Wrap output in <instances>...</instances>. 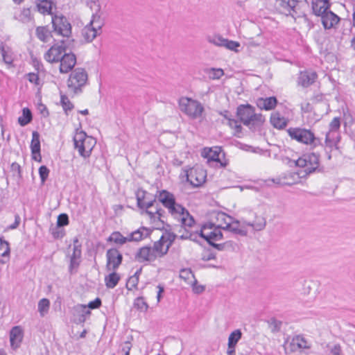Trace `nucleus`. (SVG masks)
<instances>
[{
    "label": "nucleus",
    "mask_w": 355,
    "mask_h": 355,
    "mask_svg": "<svg viewBox=\"0 0 355 355\" xmlns=\"http://www.w3.org/2000/svg\"><path fill=\"white\" fill-rule=\"evenodd\" d=\"M236 115L239 121L254 132L261 127L265 122V117L261 114H256L255 108L250 104L240 105L236 109Z\"/></svg>",
    "instance_id": "obj_1"
},
{
    "label": "nucleus",
    "mask_w": 355,
    "mask_h": 355,
    "mask_svg": "<svg viewBox=\"0 0 355 355\" xmlns=\"http://www.w3.org/2000/svg\"><path fill=\"white\" fill-rule=\"evenodd\" d=\"M286 132L291 139L298 143L310 145L313 148L318 146H322V139L315 137L314 132L305 128H289Z\"/></svg>",
    "instance_id": "obj_2"
},
{
    "label": "nucleus",
    "mask_w": 355,
    "mask_h": 355,
    "mask_svg": "<svg viewBox=\"0 0 355 355\" xmlns=\"http://www.w3.org/2000/svg\"><path fill=\"white\" fill-rule=\"evenodd\" d=\"M76 48L75 40H62L53 45L44 54V59L50 62H59L64 52L73 51Z\"/></svg>",
    "instance_id": "obj_3"
},
{
    "label": "nucleus",
    "mask_w": 355,
    "mask_h": 355,
    "mask_svg": "<svg viewBox=\"0 0 355 355\" xmlns=\"http://www.w3.org/2000/svg\"><path fill=\"white\" fill-rule=\"evenodd\" d=\"M88 75L84 68L78 67L73 69L67 80V87L73 95L80 94L83 88L87 85Z\"/></svg>",
    "instance_id": "obj_4"
},
{
    "label": "nucleus",
    "mask_w": 355,
    "mask_h": 355,
    "mask_svg": "<svg viewBox=\"0 0 355 355\" xmlns=\"http://www.w3.org/2000/svg\"><path fill=\"white\" fill-rule=\"evenodd\" d=\"M290 166L306 168L304 170L305 175L303 177L310 175L317 171L320 164V155L311 153L305 154L297 160H289Z\"/></svg>",
    "instance_id": "obj_5"
},
{
    "label": "nucleus",
    "mask_w": 355,
    "mask_h": 355,
    "mask_svg": "<svg viewBox=\"0 0 355 355\" xmlns=\"http://www.w3.org/2000/svg\"><path fill=\"white\" fill-rule=\"evenodd\" d=\"M180 110L192 119H196L202 116L204 107L197 100L188 97H182L179 100Z\"/></svg>",
    "instance_id": "obj_6"
},
{
    "label": "nucleus",
    "mask_w": 355,
    "mask_h": 355,
    "mask_svg": "<svg viewBox=\"0 0 355 355\" xmlns=\"http://www.w3.org/2000/svg\"><path fill=\"white\" fill-rule=\"evenodd\" d=\"M222 224L216 225L209 222L202 225L201 229L198 231V237L204 239L209 245L214 241L223 239Z\"/></svg>",
    "instance_id": "obj_7"
},
{
    "label": "nucleus",
    "mask_w": 355,
    "mask_h": 355,
    "mask_svg": "<svg viewBox=\"0 0 355 355\" xmlns=\"http://www.w3.org/2000/svg\"><path fill=\"white\" fill-rule=\"evenodd\" d=\"M157 193L158 194L155 196V198L156 199V198H157L159 202L168 209V212L173 216L177 215L178 213L182 214L184 207L176 202L175 196L172 193L166 190H162L157 191Z\"/></svg>",
    "instance_id": "obj_8"
},
{
    "label": "nucleus",
    "mask_w": 355,
    "mask_h": 355,
    "mask_svg": "<svg viewBox=\"0 0 355 355\" xmlns=\"http://www.w3.org/2000/svg\"><path fill=\"white\" fill-rule=\"evenodd\" d=\"M51 23L54 33L69 39L71 34V25L65 16L62 15H52Z\"/></svg>",
    "instance_id": "obj_9"
},
{
    "label": "nucleus",
    "mask_w": 355,
    "mask_h": 355,
    "mask_svg": "<svg viewBox=\"0 0 355 355\" xmlns=\"http://www.w3.org/2000/svg\"><path fill=\"white\" fill-rule=\"evenodd\" d=\"M93 141V138L88 137L84 131L77 132L73 137L75 148L78 149L79 155L87 158L91 155L92 146H86V143Z\"/></svg>",
    "instance_id": "obj_10"
},
{
    "label": "nucleus",
    "mask_w": 355,
    "mask_h": 355,
    "mask_svg": "<svg viewBox=\"0 0 355 355\" xmlns=\"http://www.w3.org/2000/svg\"><path fill=\"white\" fill-rule=\"evenodd\" d=\"M147 192L144 190H138L136 193L137 205V207L144 210V213L149 216L151 220H155L157 218L155 211H153L149 210L150 208L153 207L156 204V200H150L148 202H144V199L146 198Z\"/></svg>",
    "instance_id": "obj_11"
},
{
    "label": "nucleus",
    "mask_w": 355,
    "mask_h": 355,
    "mask_svg": "<svg viewBox=\"0 0 355 355\" xmlns=\"http://www.w3.org/2000/svg\"><path fill=\"white\" fill-rule=\"evenodd\" d=\"M106 268L107 270L115 271L123 261V254L116 248H110L106 252Z\"/></svg>",
    "instance_id": "obj_12"
},
{
    "label": "nucleus",
    "mask_w": 355,
    "mask_h": 355,
    "mask_svg": "<svg viewBox=\"0 0 355 355\" xmlns=\"http://www.w3.org/2000/svg\"><path fill=\"white\" fill-rule=\"evenodd\" d=\"M206 180V173L202 168H193L187 173V181L193 187H200Z\"/></svg>",
    "instance_id": "obj_13"
},
{
    "label": "nucleus",
    "mask_w": 355,
    "mask_h": 355,
    "mask_svg": "<svg viewBox=\"0 0 355 355\" xmlns=\"http://www.w3.org/2000/svg\"><path fill=\"white\" fill-rule=\"evenodd\" d=\"M59 62H60V72L61 73H67L72 71L74 66L76 65V56L72 52V51H68L64 52Z\"/></svg>",
    "instance_id": "obj_14"
},
{
    "label": "nucleus",
    "mask_w": 355,
    "mask_h": 355,
    "mask_svg": "<svg viewBox=\"0 0 355 355\" xmlns=\"http://www.w3.org/2000/svg\"><path fill=\"white\" fill-rule=\"evenodd\" d=\"M157 255L153 252L150 246H143L139 248L135 254V259L139 262H152L156 260Z\"/></svg>",
    "instance_id": "obj_15"
},
{
    "label": "nucleus",
    "mask_w": 355,
    "mask_h": 355,
    "mask_svg": "<svg viewBox=\"0 0 355 355\" xmlns=\"http://www.w3.org/2000/svg\"><path fill=\"white\" fill-rule=\"evenodd\" d=\"M320 17L322 24L325 29L333 28L340 21V17L329 9Z\"/></svg>",
    "instance_id": "obj_16"
},
{
    "label": "nucleus",
    "mask_w": 355,
    "mask_h": 355,
    "mask_svg": "<svg viewBox=\"0 0 355 355\" xmlns=\"http://www.w3.org/2000/svg\"><path fill=\"white\" fill-rule=\"evenodd\" d=\"M223 230L229 231L234 234L245 236L248 234V231L241 227V223L239 220H234L233 218L230 220V222L227 223V225L223 226Z\"/></svg>",
    "instance_id": "obj_17"
},
{
    "label": "nucleus",
    "mask_w": 355,
    "mask_h": 355,
    "mask_svg": "<svg viewBox=\"0 0 355 355\" xmlns=\"http://www.w3.org/2000/svg\"><path fill=\"white\" fill-rule=\"evenodd\" d=\"M23 339V331L19 326L12 327L10 333V345L13 349H17L20 346Z\"/></svg>",
    "instance_id": "obj_18"
},
{
    "label": "nucleus",
    "mask_w": 355,
    "mask_h": 355,
    "mask_svg": "<svg viewBox=\"0 0 355 355\" xmlns=\"http://www.w3.org/2000/svg\"><path fill=\"white\" fill-rule=\"evenodd\" d=\"M256 104L261 110H271L276 107L277 104V99L275 96L258 98Z\"/></svg>",
    "instance_id": "obj_19"
},
{
    "label": "nucleus",
    "mask_w": 355,
    "mask_h": 355,
    "mask_svg": "<svg viewBox=\"0 0 355 355\" xmlns=\"http://www.w3.org/2000/svg\"><path fill=\"white\" fill-rule=\"evenodd\" d=\"M317 77L315 72L304 71L300 73L297 82L303 87H308L315 82Z\"/></svg>",
    "instance_id": "obj_20"
},
{
    "label": "nucleus",
    "mask_w": 355,
    "mask_h": 355,
    "mask_svg": "<svg viewBox=\"0 0 355 355\" xmlns=\"http://www.w3.org/2000/svg\"><path fill=\"white\" fill-rule=\"evenodd\" d=\"M329 8V0H315L312 1L313 12L317 16L322 15Z\"/></svg>",
    "instance_id": "obj_21"
},
{
    "label": "nucleus",
    "mask_w": 355,
    "mask_h": 355,
    "mask_svg": "<svg viewBox=\"0 0 355 355\" xmlns=\"http://www.w3.org/2000/svg\"><path fill=\"white\" fill-rule=\"evenodd\" d=\"M150 234L151 230L150 229L141 227L128 236V241H140L148 237Z\"/></svg>",
    "instance_id": "obj_22"
},
{
    "label": "nucleus",
    "mask_w": 355,
    "mask_h": 355,
    "mask_svg": "<svg viewBox=\"0 0 355 355\" xmlns=\"http://www.w3.org/2000/svg\"><path fill=\"white\" fill-rule=\"evenodd\" d=\"M340 127V119L335 117L329 123V130L326 133L325 144L327 146L331 147L334 143V139L331 138V134L339 130Z\"/></svg>",
    "instance_id": "obj_23"
},
{
    "label": "nucleus",
    "mask_w": 355,
    "mask_h": 355,
    "mask_svg": "<svg viewBox=\"0 0 355 355\" xmlns=\"http://www.w3.org/2000/svg\"><path fill=\"white\" fill-rule=\"evenodd\" d=\"M10 248L9 243L3 236H0V263L4 264L9 261Z\"/></svg>",
    "instance_id": "obj_24"
},
{
    "label": "nucleus",
    "mask_w": 355,
    "mask_h": 355,
    "mask_svg": "<svg viewBox=\"0 0 355 355\" xmlns=\"http://www.w3.org/2000/svg\"><path fill=\"white\" fill-rule=\"evenodd\" d=\"M173 217L175 218H177L178 220L181 221V223L184 226V228H186L187 227H191L195 223L193 217L189 213V211L185 208L184 210L182 211V214L178 213Z\"/></svg>",
    "instance_id": "obj_25"
},
{
    "label": "nucleus",
    "mask_w": 355,
    "mask_h": 355,
    "mask_svg": "<svg viewBox=\"0 0 355 355\" xmlns=\"http://www.w3.org/2000/svg\"><path fill=\"white\" fill-rule=\"evenodd\" d=\"M54 3L52 0H37L36 2L37 10L44 15H52L51 10Z\"/></svg>",
    "instance_id": "obj_26"
},
{
    "label": "nucleus",
    "mask_w": 355,
    "mask_h": 355,
    "mask_svg": "<svg viewBox=\"0 0 355 355\" xmlns=\"http://www.w3.org/2000/svg\"><path fill=\"white\" fill-rule=\"evenodd\" d=\"M253 215L254 216V220L249 222L244 221V223L248 226L252 227L256 231L263 230L266 225V218L261 216H257L256 213H253Z\"/></svg>",
    "instance_id": "obj_27"
},
{
    "label": "nucleus",
    "mask_w": 355,
    "mask_h": 355,
    "mask_svg": "<svg viewBox=\"0 0 355 355\" xmlns=\"http://www.w3.org/2000/svg\"><path fill=\"white\" fill-rule=\"evenodd\" d=\"M270 123L274 128L282 130L287 125L288 121L284 117H282L279 112H275L270 116Z\"/></svg>",
    "instance_id": "obj_28"
},
{
    "label": "nucleus",
    "mask_w": 355,
    "mask_h": 355,
    "mask_svg": "<svg viewBox=\"0 0 355 355\" xmlns=\"http://www.w3.org/2000/svg\"><path fill=\"white\" fill-rule=\"evenodd\" d=\"M291 345L293 346L292 350L297 349H309L311 347L308 345L306 339L300 335L295 336L293 338Z\"/></svg>",
    "instance_id": "obj_29"
},
{
    "label": "nucleus",
    "mask_w": 355,
    "mask_h": 355,
    "mask_svg": "<svg viewBox=\"0 0 355 355\" xmlns=\"http://www.w3.org/2000/svg\"><path fill=\"white\" fill-rule=\"evenodd\" d=\"M164 242L163 241V239H161L154 243L152 250H153L154 253L157 254V257H162L168 253L170 247L166 245V248H164Z\"/></svg>",
    "instance_id": "obj_30"
},
{
    "label": "nucleus",
    "mask_w": 355,
    "mask_h": 355,
    "mask_svg": "<svg viewBox=\"0 0 355 355\" xmlns=\"http://www.w3.org/2000/svg\"><path fill=\"white\" fill-rule=\"evenodd\" d=\"M40 135L37 131L32 132V139L31 142V154H37L41 152Z\"/></svg>",
    "instance_id": "obj_31"
},
{
    "label": "nucleus",
    "mask_w": 355,
    "mask_h": 355,
    "mask_svg": "<svg viewBox=\"0 0 355 355\" xmlns=\"http://www.w3.org/2000/svg\"><path fill=\"white\" fill-rule=\"evenodd\" d=\"M215 150L212 149H209L208 153H207L205 155L206 158H207L208 161H213L220 162V166L223 167H225L227 164V162L225 161L224 162H220V148H218Z\"/></svg>",
    "instance_id": "obj_32"
},
{
    "label": "nucleus",
    "mask_w": 355,
    "mask_h": 355,
    "mask_svg": "<svg viewBox=\"0 0 355 355\" xmlns=\"http://www.w3.org/2000/svg\"><path fill=\"white\" fill-rule=\"evenodd\" d=\"M83 37L87 42H92L98 34V32L88 24L81 31Z\"/></svg>",
    "instance_id": "obj_33"
},
{
    "label": "nucleus",
    "mask_w": 355,
    "mask_h": 355,
    "mask_svg": "<svg viewBox=\"0 0 355 355\" xmlns=\"http://www.w3.org/2000/svg\"><path fill=\"white\" fill-rule=\"evenodd\" d=\"M121 277L118 273L113 271L105 277V286L108 288H114L119 283Z\"/></svg>",
    "instance_id": "obj_34"
},
{
    "label": "nucleus",
    "mask_w": 355,
    "mask_h": 355,
    "mask_svg": "<svg viewBox=\"0 0 355 355\" xmlns=\"http://www.w3.org/2000/svg\"><path fill=\"white\" fill-rule=\"evenodd\" d=\"M279 5L281 8H282L285 12H288L286 13V15H291L293 17V14L292 12H295V3L292 2V0H278Z\"/></svg>",
    "instance_id": "obj_35"
},
{
    "label": "nucleus",
    "mask_w": 355,
    "mask_h": 355,
    "mask_svg": "<svg viewBox=\"0 0 355 355\" xmlns=\"http://www.w3.org/2000/svg\"><path fill=\"white\" fill-rule=\"evenodd\" d=\"M33 120V115L31 110L24 107L22 110V115L18 118V123L21 126H25L30 123Z\"/></svg>",
    "instance_id": "obj_36"
},
{
    "label": "nucleus",
    "mask_w": 355,
    "mask_h": 355,
    "mask_svg": "<svg viewBox=\"0 0 355 355\" xmlns=\"http://www.w3.org/2000/svg\"><path fill=\"white\" fill-rule=\"evenodd\" d=\"M242 333L241 330L236 329L232 331L228 338V347L235 348L237 343L241 339Z\"/></svg>",
    "instance_id": "obj_37"
},
{
    "label": "nucleus",
    "mask_w": 355,
    "mask_h": 355,
    "mask_svg": "<svg viewBox=\"0 0 355 355\" xmlns=\"http://www.w3.org/2000/svg\"><path fill=\"white\" fill-rule=\"evenodd\" d=\"M107 241L123 245L128 241V237L123 236L119 232H114L107 239Z\"/></svg>",
    "instance_id": "obj_38"
},
{
    "label": "nucleus",
    "mask_w": 355,
    "mask_h": 355,
    "mask_svg": "<svg viewBox=\"0 0 355 355\" xmlns=\"http://www.w3.org/2000/svg\"><path fill=\"white\" fill-rule=\"evenodd\" d=\"M35 33L37 38L44 42L48 41V38L51 34L46 26H38L36 28Z\"/></svg>",
    "instance_id": "obj_39"
},
{
    "label": "nucleus",
    "mask_w": 355,
    "mask_h": 355,
    "mask_svg": "<svg viewBox=\"0 0 355 355\" xmlns=\"http://www.w3.org/2000/svg\"><path fill=\"white\" fill-rule=\"evenodd\" d=\"M50 301L46 298H42L38 302V311L41 316H44L49 311Z\"/></svg>",
    "instance_id": "obj_40"
},
{
    "label": "nucleus",
    "mask_w": 355,
    "mask_h": 355,
    "mask_svg": "<svg viewBox=\"0 0 355 355\" xmlns=\"http://www.w3.org/2000/svg\"><path fill=\"white\" fill-rule=\"evenodd\" d=\"M177 235L175 233L171 232L170 230H166L160 239H163L164 243H167L166 245H168V247H171Z\"/></svg>",
    "instance_id": "obj_41"
},
{
    "label": "nucleus",
    "mask_w": 355,
    "mask_h": 355,
    "mask_svg": "<svg viewBox=\"0 0 355 355\" xmlns=\"http://www.w3.org/2000/svg\"><path fill=\"white\" fill-rule=\"evenodd\" d=\"M8 49V47L7 48V49H6L4 45L3 44V43H1V44L0 45V53L3 58V60L5 63L8 64H11L13 62V59Z\"/></svg>",
    "instance_id": "obj_42"
},
{
    "label": "nucleus",
    "mask_w": 355,
    "mask_h": 355,
    "mask_svg": "<svg viewBox=\"0 0 355 355\" xmlns=\"http://www.w3.org/2000/svg\"><path fill=\"white\" fill-rule=\"evenodd\" d=\"M88 25L91 27H93L98 32L101 31L103 25V22L99 15L97 14H94L92 15V19Z\"/></svg>",
    "instance_id": "obj_43"
},
{
    "label": "nucleus",
    "mask_w": 355,
    "mask_h": 355,
    "mask_svg": "<svg viewBox=\"0 0 355 355\" xmlns=\"http://www.w3.org/2000/svg\"><path fill=\"white\" fill-rule=\"evenodd\" d=\"M60 103H61L62 108H63L64 112L66 113V114H68V111L72 110L74 107L73 103L69 101L68 97L65 95H61Z\"/></svg>",
    "instance_id": "obj_44"
},
{
    "label": "nucleus",
    "mask_w": 355,
    "mask_h": 355,
    "mask_svg": "<svg viewBox=\"0 0 355 355\" xmlns=\"http://www.w3.org/2000/svg\"><path fill=\"white\" fill-rule=\"evenodd\" d=\"M198 238V231L191 232L184 228V232L180 236V239L182 240L189 239L193 241H197Z\"/></svg>",
    "instance_id": "obj_45"
},
{
    "label": "nucleus",
    "mask_w": 355,
    "mask_h": 355,
    "mask_svg": "<svg viewBox=\"0 0 355 355\" xmlns=\"http://www.w3.org/2000/svg\"><path fill=\"white\" fill-rule=\"evenodd\" d=\"M134 306L141 311H146L148 309V305L143 297H138L135 300Z\"/></svg>",
    "instance_id": "obj_46"
},
{
    "label": "nucleus",
    "mask_w": 355,
    "mask_h": 355,
    "mask_svg": "<svg viewBox=\"0 0 355 355\" xmlns=\"http://www.w3.org/2000/svg\"><path fill=\"white\" fill-rule=\"evenodd\" d=\"M19 19L23 23H27L32 20L33 17L31 16V8H24L21 11L20 15H19Z\"/></svg>",
    "instance_id": "obj_47"
},
{
    "label": "nucleus",
    "mask_w": 355,
    "mask_h": 355,
    "mask_svg": "<svg viewBox=\"0 0 355 355\" xmlns=\"http://www.w3.org/2000/svg\"><path fill=\"white\" fill-rule=\"evenodd\" d=\"M207 41L218 46H224L225 40L220 35L208 36L207 38Z\"/></svg>",
    "instance_id": "obj_48"
},
{
    "label": "nucleus",
    "mask_w": 355,
    "mask_h": 355,
    "mask_svg": "<svg viewBox=\"0 0 355 355\" xmlns=\"http://www.w3.org/2000/svg\"><path fill=\"white\" fill-rule=\"evenodd\" d=\"M50 232L54 239H61L65 234L64 230L62 229V227H60L58 225H56L55 226L52 225L50 227Z\"/></svg>",
    "instance_id": "obj_49"
},
{
    "label": "nucleus",
    "mask_w": 355,
    "mask_h": 355,
    "mask_svg": "<svg viewBox=\"0 0 355 355\" xmlns=\"http://www.w3.org/2000/svg\"><path fill=\"white\" fill-rule=\"evenodd\" d=\"M268 323L272 333H276L280 331L282 324L281 321L277 320L275 318H272L268 321Z\"/></svg>",
    "instance_id": "obj_50"
},
{
    "label": "nucleus",
    "mask_w": 355,
    "mask_h": 355,
    "mask_svg": "<svg viewBox=\"0 0 355 355\" xmlns=\"http://www.w3.org/2000/svg\"><path fill=\"white\" fill-rule=\"evenodd\" d=\"M208 73L210 79L217 80L224 75V71L220 68H211L208 70Z\"/></svg>",
    "instance_id": "obj_51"
},
{
    "label": "nucleus",
    "mask_w": 355,
    "mask_h": 355,
    "mask_svg": "<svg viewBox=\"0 0 355 355\" xmlns=\"http://www.w3.org/2000/svg\"><path fill=\"white\" fill-rule=\"evenodd\" d=\"M49 173V169L44 165H42L39 168V175L42 184H44L45 182L48 179Z\"/></svg>",
    "instance_id": "obj_52"
},
{
    "label": "nucleus",
    "mask_w": 355,
    "mask_h": 355,
    "mask_svg": "<svg viewBox=\"0 0 355 355\" xmlns=\"http://www.w3.org/2000/svg\"><path fill=\"white\" fill-rule=\"evenodd\" d=\"M232 217L225 214L224 212H218L216 215V220L219 222V224H222L223 226L227 225V223L232 220Z\"/></svg>",
    "instance_id": "obj_53"
},
{
    "label": "nucleus",
    "mask_w": 355,
    "mask_h": 355,
    "mask_svg": "<svg viewBox=\"0 0 355 355\" xmlns=\"http://www.w3.org/2000/svg\"><path fill=\"white\" fill-rule=\"evenodd\" d=\"M69 223V216L67 214L62 213L58 215L56 225L60 227H64Z\"/></svg>",
    "instance_id": "obj_54"
},
{
    "label": "nucleus",
    "mask_w": 355,
    "mask_h": 355,
    "mask_svg": "<svg viewBox=\"0 0 355 355\" xmlns=\"http://www.w3.org/2000/svg\"><path fill=\"white\" fill-rule=\"evenodd\" d=\"M10 169L13 173V176H17L18 180H21L22 178L21 168L18 163H12L10 166Z\"/></svg>",
    "instance_id": "obj_55"
},
{
    "label": "nucleus",
    "mask_w": 355,
    "mask_h": 355,
    "mask_svg": "<svg viewBox=\"0 0 355 355\" xmlns=\"http://www.w3.org/2000/svg\"><path fill=\"white\" fill-rule=\"evenodd\" d=\"M138 283L139 278L131 276L126 282V288L128 290L131 291L137 287Z\"/></svg>",
    "instance_id": "obj_56"
},
{
    "label": "nucleus",
    "mask_w": 355,
    "mask_h": 355,
    "mask_svg": "<svg viewBox=\"0 0 355 355\" xmlns=\"http://www.w3.org/2000/svg\"><path fill=\"white\" fill-rule=\"evenodd\" d=\"M239 46H240V44L238 42L225 40L224 47H226L227 49L237 51L236 48Z\"/></svg>",
    "instance_id": "obj_57"
},
{
    "label": "nucleus",
    "mask_w": 355,
    "mask_h": 355,
    "mask_svg": "<svg viewBox=\"0 0 355 355\" xmlns=\"http://www.w3.org/2000/svg\"><path fill=\"white\" fill-rule=\"evenodd\" d=\"M80 259L70 258V263L69 266V272L70 274L74 273V269H77L80 265Z\"/></svg>",
    "instance_id": "obj_58"
},
{
    "label": "nucleus",
    "mask_w": 355,
    "mask_h": 355,
    "mask_svg": "<svg viewBox=\"0 0 355 355\" xmlns=\"http://www.w3.org/2000/svg\"><path fill=\"white\" fill-rule=\"evenodd\" d=\"M101 304V300L99 297H96L94 300L89 302L87 306L88 309H95L99 308Z\"/></svg>",
    "instance_id": "obj_59"
},
{
    "label": "nucleus",
    "mask_w": 355,
    "mask_h": 355,
    "mask_svg": "<svg viewBox=\"0 0 355 355\" xmlns=\"http://www.w3.org/2000/svg\"><path fill=\"white\" fill-rule=\"evenodd\" d=\"M28 80L31 83L35 84V85H38L40 84V78L37 73H29L27 74Z\"/></svg>",
    "instance_id": "obj_60"
},
{
    "label": "nucleus",
    "mask_w": 355,
    "mask_h": 355,
    "mask_svg": "<svg viewBox=\"0 0 355 355\" xmlns=\"http://www.w3.org/2000/svg\"><path fill=\"white\" fill-rule=\"evenodd\" d=\"M87 309L88 307L87 305L79 304L76 307V311L78 313H82L85 316H86V315H90L91 313L90 311Z\"/></svg>",
    "instance_id": "obj_61"
},
{
    "label": "nucleus",
    "mask_w": 355,
    "mask_h": 355,
    "mask_svg": "<svg viewBox=\"0 0 355 355\" xmlns=\"http://www.w3.org/2000/svg\"><path fill=\"white\" fill-rule=\"evenodd\" d=\"M81 254H82L81 247L75 246L73 248V253L70 258L80 259L81 257Z\"/></svg>",
    "instance_id": "obj_62"
},
{
    "label": "nucleus",
    "mask_w": 355,
    "mask_h": 355,
    "mask_svg": "<svg viewBox=\"0 0 355 355\" xmlns=\"http://www.w3.org/2000/svg\"><path fill=\"white\" fill-rule=\"evenodd\" d=\"M20 222H21L20 216L18 214H15V221L12 224L9 225L8 229H10V230L16 229L19 226Z\"/></svg>",
    "instance_id": "obj_63"
},
{
    "label": "nucleus",
    "mask_w": 355,
    "mask_h": 355,
    "mask_svg": "<svg viewBox=\"0 0 355 355\" xmlns=\"http://www.w3.org/2000/svg\"><path fill=\"white\" fill-rule=\"evenodd\" d=\"M331 353L332 355H340L341 353V347L340 345H335L333 348L331 349Z\"/></svg>",
    "instance_id": "obj_64"
}]
</instances>
